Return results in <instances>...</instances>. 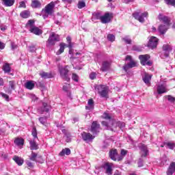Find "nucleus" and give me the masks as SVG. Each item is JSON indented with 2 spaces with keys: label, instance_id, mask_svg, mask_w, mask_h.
Segmentation results:
<instances>
[{
  "label": "nucleus",
  "instance_id": "f257e3e1",
  "mask_svg": "<svg viewBox=\"0 0 175 175\" xmlns=\"http://www.w3.org/2000/svg\"><path fill=\"white\" fill-rule=\"evenodd\" d=\"M57 42H59V36L55 33H52L46 41V47H53Z\"/></svg>",
  "mask_w": 175,
  "mask_h": 175
},
{
  "label": "nucleus",
  "instance_id": "f03ea898",
  "mask_svg": "<svg viewBox=\"0 0 175 175\" xmlns=\"http://www.w3.org/2000/svg\"><path fill=\"white\" fill-rule=\"evenodd\" d=\"M54 6H55V5L53 2H51L45 6V8L42 10V14L44 13V14L42 15L44 18H47L49 16H51V14L54 13Z\"/></svg>",
  "mask_w": 175,
  "mask_h": 175
},
{
  "label": "nucleus",
  "instance_id": "7ed1b4c3",
  "mask_svg": "<svg viewBox=\"0 0 175 175\" xmlns=\"http://www.w3.org/2000/svg\"><path fill=\"white\" fill-rule=\"evenodd\" d=\"M98 94L102 98H107L109 94V87L106 85H99L97 86Z\"/></svg>",
  "mask_w": 175,
  "mask_h": 175
},
{
  "label": "nucleus",
  "instance_id": "20e7f679",
  "mask_svg": "<svg viewBox=\"0 0 175 175\" xmlns=\"http://www.w3.org/2000/svg\"><path fill=\"white\" fill-rule=\"evenodd\" d=\"M59 72L60 73V76L63 80H66V81H69L70 79L69 78V75L68 73H69V70H68L67 67H59Z\"/></svg>",
  "mask_w": 175,
  "mask_h": 175
},
{
  "label": "nucleus",
  "instance_id": "39448f33",
  "mask_svg": "<svg viewBox=\"0 0 175 175\" xmlns=\"http://www.w3.org/2000/svg\"><path fill=\"white\" fill-rule=\"evenodd\" d=\"M139 59L140 60L141 64L144 66H146V65H147L148 66H151V65H152V62L148 61V59H150L149 55H140L139 56Z\"/></svg>",
  "mask_w": 175,
  "mask_h": 175
},
{
  "label": "nucleus",
  "instance_id": "423d86ee",
  "mask_svg": "<svg viewBox=\"0 0 175 175\" xmlns=\"http://www.w3.org/2000/svg\"><path fill=\"white\" fill-rule=\"evenodd\" d=\"M133 16L135 20L139 21V23H144V17H148V12H144L140 14V12H135L133 14Z\"/></svg>",
  "mask_w": 175,
  "mask_h": 175
},
{
  "label": "nucleus",
  "instance_id": "0eeeda50",
  "mask_svg": "<svg viewBox=\"0 0 175 175\" xmlns=\"http://www.w3.org/2000/svg\"><path fill=\"white\" fill-rule=\"evenodd\" d=\"M29 159L30 161H33V162H38V163H43V159H42V156L38 157V154L33 152H31V154L29 156Z\"/></svg>",
  "mask_w": 175,
  "mask_h": 175
},
{
  "label": "nucleus",
  "instance_id": "6e6552de",
  "mask_svg": "<svg viewBox=\"0 0 175 175\" xmlns=\"http://www.w3.org/2000/svg\"><path fill=\"white\" fill-rule=\"evenodd\" d=\"M82 139L84 140V142H86L88 143V142H92L94 139H95V137L90 133L83 132L81 133Z\"/></svg>",
  "mask_w": 175,
  "mask_h": 175
},
{
  "label": "nucleus",
  "instance_id": "1a4fd4ad",
  "mask_svg": "<svg viewBox=\"0 0 175 175\" xmlns=\"http://www.w3.org/2000/svg\"><path fill=\"white\" fill-rule=\"evenodd\" d=\"M157 46H158V38L154 36L150 37L148 46L150 47V49H155Z\"/></svg>",
  "mask_w": 175,
  "mask_h": 175
},
{
  "label": "nucleus",
  "instance_id": "9d476101",
  "mask_svg": "<svg viewBox=\"0 0 175 175\" xmlns=\"http://www.w3.org/2000/svg\"><path fill=\"white\" fill-rule=\"evenodd\" d=\"M158 19L159 21H162L165 25L170 26V18L162 14H159L158 16Z\"/></svg>",
  "mask_w": 175,
  "mask_h": 175
},
{
  "label": "nucleus",
  "instance_id": "9b49d317",
  "mask_svg": "<svg viewBox=\"0 0 175 175\" xmlns=\"http://www.w3.org/2000/svg\"><path fill=\"white\" fill-rule=\"evenodd\" d=\"M100 129V124H98V122H93L91 126V132L93 135H96L99 133V130Z\"/></svg>",
  "mask_w": 175,
  "mask_h": 175
},
{
  "label": "nucleus",
  "instance_id": "f8f14e48",
  "mask_svg": "<svg viewBox=\"0 0 175 175\" xmlns=\"http://www.w3.org/2000/svg\"><path fill=\"white\" fill-rule=\"evenodd\" d=\"M51 107L50 105H49V104L46 103H42V106L40 108L38 109V113H40V114H43V113H49V111H50Z\"/></svg>",
  "mask_w": 175,
  "mask_h": 175
},
{
  "label": "nucleus",
  "instance_id": "ddd939ff",
  "mask_svg": "<svg viewBox=\"0 0 175 175\" xmlns=\"http://www.w3.org/2000/svg\"><path fill=\"white\" fill-rule=\"evenodd\" d=\"M111 21V14L107 12L104 16H101V23L103 24H107V23H110Z\"/></svg>",
  "mask_w": 175,
  "mask_h": 175
},
{
  "label": "nucleus",
  "instance_id": "4468645a",
  "mask_svg": "<svg viewBox=\"0 0 175 175\" xmlns=\"http://www.w3.org/2000/svg\"><path fill=\"white\" fill-rule=\"evenodd\" d=\"M8 85L9 88L5 90V92H7V94H12V92L16 90V81H10L8 83Z\"/></svg>",
  "mask_w": 175,
  "mask_h": 175
},
{
  "label": "nucleus",
  "instance_id": "2eb2a0df",
  "mask_svg": "<svg viewBox=\"0 0 175 175\" xmlns=\"http://www.w3.org/2000/svg\"><path fill=\"white\" fill-rule=\"evenodd\" d=\"M29 31L34 35H37V36H39L43 33V31L36 26L29 29Z\"/></svg>",
  "mask_w": 175,
  "mask_h": 175
},
{
  "label": "nucleus",
  "instance_id": "dca6fc26",
  "mask_svg": "<svg viewBox=\"0 0 175 175\" xmlns=\"http://www.w3.org/2000/svg\"><path fill=\"white\" fill-rule=\"evenodd\" d=\"M139 147L142 152V157H147V155H148V149L147 148V146L141 144Z\"/></svg>",
  "mask_w": 175,
  "mask_h": 175
},
{
  "label": "nucleus",
  "instance_id": "f3484780",
  "mask_svg": "<svg viewBox=\"0 0 175 175\" xmlns=\"http://www.w3.org/2000/svg\"><path fill=\"white\" fill-rule=\"evenodd\" d=\"M103 167L106 170L105 173L107 175L113 174V169L111 168V165L109 163H106L103 165Z\"/></svg>",
  "mask_w": 175,
  "mask_h": 175
},
{
  "label": "nucleus",
  "instance_id": "a211bd4d",
  "mask_svg": "<svg viewBox=\"0 0 175 175\" xmlns=\"http://www.w3.org/2000/svg\"><path fill=\"white\" fill-rule=\"evenodd\" d=\"M135 66H137V62L131 60L128 64H126L124 67L123 69L126 72L128 69H131L132 68H135Z\"/></svg>",
  "mask_w": 175,
  "mask_h": 175
},
{
  "label": "nucleus",
  "instance_id": "6ab92c4d",
  "mask_svg": "<svg viewBox=\"0 0 175 175\" xmlns=\"http://www.w3.org/2000/svg\"><path fill=\"white\" fill-rule=\"evenodd\" d=\"M157 91L159 95H161V94H165V92H167V90H166V86L162 84L157 85Z\"/></svg>",
  "mask_w": 175,
  "mask_h": 175
},
{
  "label": "nucleus",
  "instance_id": "aec40b11",
  "mask_svg": "<svg viewBox=\"0 0 175 175\" xmlns=\"http://www.w3.org/2000/svg\"><path fill=\"white\" fill-rule=\"evenodd\" d=\"M168 29L169 26L166 25H161L159 26L158 31L159 32V33H161V35H165Z\"/></svg>",
  "mask_w": 175,
  "mask_h": 175
},
{
  "label": "nucleus",
  "instance_id": "412c9836",
  "mask_svg": "<svg viewBox=\"0 0 175 175\" xmlns=\"http://www.w3.org/2000/svg\"><path fill=\"white\" fill-rule=\"evenodd\" d=\"M174 172H175V162H172L170 163L167 170V175H173Z\"/></svg>",
  "mask_w": 175,
  "mask_h": 175
},
{
  "label": "nucleus",
  "instance_id": "4be33fe9",
  "mask_svg": "<svg viewBox=\"0 0 175 175\" xmlns=\"http://www.w3.org/2000/svg\"><path fill=\"white\" fill-rule=\"evenodd\" d=\"M31 6L33 9H40L42 8V3L39 0H32Z\"/></svg>",
  "mask_w": 175,
  "mask_h": 175
},
{
  "label": "nucleus",
  "instance_id": "5701e85b",
  "mask_svg": "<svg viewBox=\"0 0 175 175\" xmlns=\"http://www.w3.org/2000/svg\"><path fill=\"white\" fill-rule=\"evenodd\" d=\"M117 155H118V153L117 152V150L112 149L109 151V158L112 159V161H116L118 160Z\"/></svg>",
  "mask_w": 175,
  "mask_h": 175
},
{
  "label": "nucleus",
  "instance_id": "b1692460",
  "mask_svg": "<svg viewBox=\"0 0 175 175\" xmlns=\"http://www.w3.org/2000/svg\"><path fill=\"white\" fill-rule=\"evenodd\" d=\"M151 77H152V75L150 74H145L144 77H143V81L146 85H150L151 84Z\"/></svg>",
  "mask_w": 175,
  "mask_h": 175
},
{
  "label": "nucleus",
  "instance_id": "393cba45",
  "mask_svg": "<svg viewBox=\"0 0 175 175\" xmlns=\"http://www.w3.org/2000/svg\"><path fill=\"white\" fill-rule=\"evenodd\" d=\"M3 70L4 73H8L9 75L13 76V73H10V72H12V68H10V65L9 64L5 63L4 65H3Z\"/></svg>",
  "mask_w": 175,
  "mask_h": 175
},
{
  "label": "nucleus",
  "instance_id": "a878e982",
  "mask_svg": "<svg viewBox=\"0 0 175 175\" xmlns=\"http://www.w3.org/2000/svg\"><path fill=\"white\" fill-rule=\"evenodd\" d=\"M25 87L27 90H33L35 88V82L33 81H28L25 83Z\"/></svg>",
  "mask_w": 175,
  "mask_h": 175
},
{
  "label": "nucleus",
  "instance_id": "bb28decb",
  "mask_svg": "<svg viewBox=\"0 0 175 175\" xmlns=\"http://www.w3.org/2000/svg\"><path fill=\"white\" fill-rule=\"evenodd\" d=\"M109 68H110V62L105 61L103 62L102 67L100 69L103 72H106L109 70Z\"/></svg>",
  "mask_w": 175,
  "mask_h": 175
},
{
  "label": "nucleus",
  "instance_id": "cd10ccee",
  "mask_svg": "<svg viewBox=\"0 0 175 175\" xmlns=\"http://www.w3.org/2000/svg\"><path fill=\"white\" fill-rule=\"evenodd\" d=\"M15 0H2V4L7 8L13 6L14 5Z\"/></svg>",
  "mask_w": 175,
  "mask_h": 175
},
{
  "label": "nucleus",
  "instance_id": "c85d7f7f",
  "mask_svg": "<svg viewBox=\"0 0 175 175\" xmlns=\"http://www.w3.org/2000/svg\"><path fill=\"white\" fill-rule=\"evenodd\" d=\"M13 159L18 165V166H21L23 163H24V159H23L21 157H19L18 156H14L13 157Z\"/></svg>",
  "mask_w": 175,
  "mask_h": 175
},
{
  "label": "nucleus",
  "instance_id": "c756f323",
  "mask_svg": "<svg viewBox=\"0 0 175 175\" xmlns=\"http://www.w3.org/2000/svg\"><path fill=\"white\" fill-rule=\"evenodd\" d=\"M94 100L90 99L88 102V105L85 106V109L92 111L94 109Z\"/></svg>",
  "mask_w": 175,
  "mask_h": 175
},
{
  "label": "nucleus",
  "instance_id": "7c9ffc66",
  "mask_svg": "<svg viewBox=\"0 0 175 175\" xmlns=\"http://www.w3.org/2000/svg\"><path fill=\"white\" fill-rule=\"evenodd\" d=\"M40 76H41L42 79H52L53 74L51 72H42L40 74Z\"/></svg>",
  "mask_w": 175,
  "mask_h": 175
},
{
  "label": "nucleus",
  "instance_id": "2f4dec72",
  "mask_svg": "<svg viewBox=\"0 0 175 175\" xmlns=\"http://www.w3.org/2000/svg\"><path fill=\"white\" fill-rule=\"evenodd\" d=\"M60 157H65V155H70V149L66 148L63 149L59 154Z\"/></svg>",
  "mask_w": 175,
  "mask_h": 175
},
{
  "label": "nucleus",
  "instance_id": "473e14b6",
  "mask_svg": "<svg viewBox=\"0 0 175 175\" xmlns=\"http://www.w3.org/2000/svg\"><path fill=\"white\" fill-rule=\"evenodd\" d=\"M21 17L22 18H28L31 16V12L28 10H24L20 13Z\"/></svg>",
  "mask_w": 175,
  "mask_h": 175
},
{
  "label": "nucleus",
  "instance_id": "72a5a7b5",
  "mask_svg": "<svg viewBox=\"0 0 175 175\" xmlns=\"http://www.w3.org/2000/svg\"><path fill=\"white\" fill-rule=\"evenodd\" d=\"M102 19V14L100 12H94L92 14V20H101Z\"/></svg>",
  "mask_w": 175,
  "mask_h": 175
},
{
  "label": "nucleus",
  "instance_id": "f704fd0d",
  "mask_svg": "<svg viewBox=\"0 0 175 175\" xmlns=\"http://www.w3.org/2000/svg\"><path fill=\"white\" fill-rule=\"evenodd\" d=\"M126 154H128V150L122 149L120 152V156L118 157V161H122Z\"/></svg>",
  "mask_w": 175,
  "mask_h": 175
},
{
  "label": "nucleus",
  "instance_id": "c9c22d12",
  "mask_svg": "<svg viewBox=\"0 0 175 175\" xmlns=\"http://www.w3.org/2000/svg\"><path fill=\"white\" fill-rule=\"evenodd\" d=\"M29 144L31 150H38L39 148L35 139L30 141Z\"/></svg>",
  "mask_w": 175,
  "mask_h": 175
},
{
  "label": "nucleus",
  "instance_id": "e433bc0d",
  "mask_svg": "<svg viewBox=\"0 0 175 175\" xmlns=\"http://www.w3.org/2000/svg\"><path fill=\"white\" fill-rule=\"evenodd\" d=\"M164 146H166V148H170V150H174L175 148V143L173 142H165Z\"/></svg>",
  "mask_w": 175,
  "mask_h": 175
},
{
  "label": "nucleus",
  "instance_id": "4c0bfd02",
  "mask_svg": "<svg viewBox=\"0 0 175 175\" xmlns=\"http://www.w3.org/2000/svg\"><path fill=\"white\" fill-rule=\"evenodd\" d=\"M65 50V43L60 44V48L59 51L56 53L57 55H59V54H62Z\"/></svg>",
  "mask_w": 175,
  "mask_h": 175
},
{
  "label": "nucleus",
  "instance_id": "58836bf2",
  "mask_svg": "<svg viewBox=\"0 0 175 175\" xmlns=\"http://www.w3.org/2000/svg\"><path fill=\"white\" fill-rule=\"evenodd\" d=\"M163 51H165V53H170V51H172V48L169 44H165L163 46Z\"/></svg>",
  "mask_w": 175,
  "mask_h": 175
},
{
  "label": "nucleus",
  "instance_id": "ea45409f",
  "mask_svg": "<svg viewBox=\"0 0 175 175\" xmlns=\"http://www.w3.org/2000/svg\"><path fill=\"white\" fill-rule=\"evenodd\" d=\"M14 143H15V144H16V146H23L24 145V139H20V138H16L14 140Z\"/></svg>",
  "mask_w": 175,
  "mask_h": 175
},
{
  "label": "nucleus",
  "instance_id": "a19ab883",
  "mask_svg": "<svg viewBox=\"0 0 175 175\" xmlns=\"http://www.w3.org/2000/svg\"><path fill=\"white\" fill-rule=\"evenodd\" d=\"M26 26L29 27V29H31V28H33L35 27V21L29 20L27 23L26 24Z\"/></svg>",
  "mask_w": 175,
  "mask_h": 175
},
{
  "label": "nucleus",
  "instance_id": "79ce46f5",
  "mask_svg": "<svg viewBox=\"0 0 175 175\" xmlns=\"http://www.w3.org/2000/svg\"><path fill=\"white\" fill-rule=\"evenodd\" d=\"M31 135L33 139H38V131H36V127H33Z\"/></svg>",
  "mask_w": 175,
  "mask_h": 175
},
{
  "label": "nucleus",
  "instance_id": "37998d69",
  "mask_svg": "<svg viewBox=\"0 0 175 175\" xmlns=\"http://www.w3.org/2000/svg\"><path fill=\"white\" fill-rule=\"evenodd\" d=\"M122 40L126 43V44H131L132 43V40L128 36L122 38Z\"/></svg>",
  "mask_w": 175,
  "mask_h": 175
},
{
  "label": "nucleus",
  "instance_id": "c03bdc74",
  "mask_svg": "<svg viewBox=\"0 0 175 175\" xmlns=\"http://www.w3.org/2000/svg\"><path fill=\"white\" fill-rule=\"evenodd\" d=\"M102 117L105 119V120H109V121L111 120V116H110L109 113H108L107 112H105Z\"/></svg>",
  "mask_w": 175,
  "mask_h": 175
},
{
  "label": "nucleus",
  "instance_id": "a18cd8bd",
  "mask_svg": "<svg viewBox=\"0 0 175 175\" xmlns=\"http://www.w3.org/2000/svg\"><path fill=\"white\" fill-rule=\"evenodd\" d=\"M85 8V2L84 1H79L78 3V9H83Z\"/></svg>",
  "mask_w": 175,
  "mask_h": 175
},
{
  "label": "nucleus",
  "instance_id": "49530a36",
  "mask_svg": "<svg viewBox=\"0 0 175 175\" xmlns=\"http://www.w3.org/2000/svg\"><path fill=\"white\" fill-rule=\"evenodd\" d=\"M0 95H1V97L6 100V102H9L10 100L9 98V95L3 93V92H0Z\"/></svg>",
  "mask_w": 175,
  "mask_h": 175
},
{
  "label": "nucleus",
  "instance_id": "de8ad7c7",
  "mask_svg": "<svg viewBox=\"0 0 175 175\" xmlns=\"http://www.w3.org/2000/svg\"><path fill=\"white\" fill-rule=\"evenodd\" d=\"M107 39L109 42H114V40H116V36L109 33L107 35Z\"/></svg>",
  "mask_w": 175,
  "mask_h": 175
},
{
  "label": "nucleus",
  "instance_id": "09e8293b",
  "mask_svg": "<svg viewBox=\"0 0 175 175\" xmlns=\"http://www.w3.org/2000/svg\"><path fill=\"white\" fill-rule=\"evenodd\" d=\"M39 122L40 124H42V125H44L46 122H47V118L46 117H40L39 118Z\"/></svg>",
  "mask_w": 175,
  "mask_h": 175
},
{
  "label": "nucleus",
  "instance_id": "8fccbe9b",
  "mask_svg": "<svg viewBox=\"0 0 175 175\" xmlns=\"http://www.w3.org/2000/svg\"><path fill=\"white\" fill-rule=\"evenodd\" d=\"M165 3L167 5H172V6H174L175 8V0H165Z\"/></svg>",
  "mask_w": 175,
  "mask_h": 175
},
{
  "label": "nucleus",
  "instance_id": "3c124183",
  "mask_svg": "<svg viewBox=\"0 0 175 175\" xmlns=\"http://www.w3.org/2000/svg\"><path fill=\"white\" fill-rule=\"evenodd\" d=\"M72 79L74 81H79V75L75 73H72Z\"/></svg>",
  "mask_w": 175,
  "mask_h": 175
},
{
  "label": "nucleus",
  "instance_id": "603ef678",
  "mask_svg": "<svg viewBox=\"0 0 175 175\" xmlns=\"http://www.w3.org/2000/svg\"><path fill=\"white\" fill-rule=\"evenodd\" d=\"M26 165H27L28 167H29L30 169H33V164L32 163V162L27 161Z\"/></svg>",
  "mask_w": 175,
  "mask_h": 175
},
{
  "label": "nucleus",
  "instance_id": "864d4df0",
  "mask_svg": "<svg viewBox=\"0 0 175 175\" xmlns=\"http://www.w3.org/2000/svg\"><path fill=\"white\" fill-rule=\"evenodd\" d=\"M165 98H167L168 99L169 102L173 103L175 100V98L170 95L166 96Z\"/></svg>",
  "mask_w": 175,
  "mask_h": 175
},
{
  "label": "nucleus",
  "instance_id": "5fc2aeb1",
  "mask_svg": "<svg viewBox=\"0 0 175 175\" xmlns=\"http://www.w3.org/2000/svg\"><path fill=\"white\" fill-rule=\"evenodd\" d=\"M29 51H30V53H35V51H36V48L35 46H29Z\"/></svg>",
  "mask_w": 175,
  "mask_h": 175
},
{
  "label": "nucleus",
  "instance_id": "6e6d98bb",
  "mask_svg": "<svg viewBox=\"0 0 175 175\" xmlns=\"http://www.w3.org/2000/svg\"><path fill=\"white\" fill-rule=\"evenodd\" d=\"M19 8H24V9H25V8H27V5H25V1H21L19 3Z\"/></svg>",
  "mask_w": 175,
  "mask_h": 175
},
{
  "label": "nucleus",
  "instance_id": "4d7b16f0",
  "mask_svg": "<svg viewBox=\"0 0 175 175\" xmlns=\"http://www.w3.org/2000/svg\"><path fill=\"white\" fill-rule=\"evenodd\" d=\"M90 78L91 79V80H94L96 78V74L95 72H92L90 75Z\"/></svg>",
  "mask_w": 175,
  "mask_h": 175
},
{
  "label": "nucleus",
  "instance_id": "13d9d810",
  "mask_svg": "<svg viewBox=\"0 0 175 175\" xmlns=\"http://www.w3.org/2000/svg\"><path fill=\"white\" fill-rule=\"evenodd\" d=\"M102 125L103 126H105V129H109V124L106 121H103L102 122Z\"/></svg>",
  "mask_w": 175,
  "mask_h": 175
},
{
  "label": "nucleus",
  "instance_id": "bf43d9fd",
  "mask_svg": "<svg viewBox=\"0 0 175 175\" xmlns=\"http://www.w3.org/2000/svg\"><path fill=\"white\" fill-rule=\"evenodd\" d=\"M63 90L66 92H68L69 91V85H65L63 86Z\"/></svg>",
  "mask_w": 175,
  "mask_h": 175
},
{
  "label": "nucleus",
  "instance_id": "052dcab7",
  "mask_svg": "<svg viewBox=\"0 0 175 175\" xmlns=\"http://www.w3.org/2000/svg\"><path fill=\"white\" fill-rule=\"evenodd\" d=\"M11 49L12 50H16L17 49V45L14 42L11 43Z\"/></svg>",
  "mask_w": 175,
  "mask_h": 175
},
{
  "label": "nucleus",
  "instance_id": "680f3d73",
  "mask_svg": "<svg viewBox=\"0 0 175 175\" xmlns=\"http://www.w3.org/2000/svg\"><path fill=\"white\" fill-rule=\"evenodd\" d=\"M143 166V159H139L138 161V167H142Z\"/></svg>",
  "mask_w": 175,
  "mask_h": 175
},
{
  "label": "nucleus",
  "instance_id": "e2e57ef3",
  "mask_svg": "<svg viewBox=\"0 0 175 175\" xmlns=\"http://www.w3.org/2000/svg\"><path fill=\"white\" fill-rule=\"evenodd\" d=\"M118 125L120 126L121 129H122V128H125V123L124 122H120L118 123Z\"/></svg>",
  "mask_w": 175,
  "mask_h": 175
},
{
  "label": "nucleus",
  "instance_id": "0e129e2a",
  "mask_svg": "<svg viewBox=\"0 0 175 175\" xmlns=\"http://www.w3.org/2000/svg\"><path fill=\"white\" fill-rule=\"evenodd\" d=\"M5 49V44L2 42H0V50H3Z\"/></svg>",
  "mask_w": 175,
  "mask_h": 175
},
{
  "label": "nucleus",
  "instance_id": "69168bd1",
  "mask_svg": "<svg viewBox=\"0 0 175 175\" xmlns=\"http://www.w3.org/2000/svg\"><path fill=\"white\" fill-rule=\"evenodd\" d=\"M3 84H5V82L3 81V79L0 78V87L3 85Z\"/></svg>",
  "mask_w": 175,
  "mask_h": 175
},
{
  "label": "nucleus",
  "instance_id": "338daca9",
  "mask_svg": "<svg viewBox=\"0 0 175 175\" xmlns=\"http://www.w3.org/2000/svg\"><path fill=\"white\" fill-rule=\"evenodd\" d=\"M126 61H132V57H131L130 55H127L126 57Z\"/></svg>",
  "mask_w": 175,
  "mask_h": 175
},
{
  "label": "nucleus",
  "instance_id": "774afa93",
  "mask_svg": "<svg viewBox=\"0 0 175 175\" xmlns=\"http://www.w3.org/2000/svg\"><path fill=\"white\" fill-rule=\"evenodd\" d=\"M66 40H67L68 43H72V38L68 36L66 38Z\"/></svg>",
  "mask_w": 175,
  "mask_h": 175
}]
</instances>
